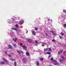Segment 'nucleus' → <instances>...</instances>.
<instances>
[{"instance_id": "f257e3e1", "label": "nucleus", "mask_w": 66, "mask_h": 66, "mask_svg": "<svg viewBox=\"0 0 66 66\" xmlns=\"http://www.w3.org/2000/svg\"><path fill=\"white\" fill-rule=\"evenodd\" d=\"M51 60L53 62H54L55 63H54V65H57L58 64V63H56V62H57V61L53 60V57L51 58Z\"/></svg>"}, {"instance_id": "f03ea898", "label": "nucleus", "mask_w": 66, "mask_h": 66, "mask_svg": "<svg viewBox=\"0 0 66 66\" xmlns=\"http://www.w3.org/2000/svg\"><path fill=\"white\" fill-rule=\"evenodd\" d=\"M18 45H19V46H22L21 47H22V48H23V49H24V50H26V51H27V49H26V46H22L23 45L21 43L20 44H19Z\"/></svg>"}, {"instance_id": "7ed1b4c3", "label": "nucleus", "mask_w": 66, "mask_h": 66, "mask_svg": "<svg viewBox=\"0 0 66 66\" xmlns=\"http://www.w3.org/2000/svg\"><path fill=\"white\" fill-rule=\"evenodd\" d=\"M27 58L24 57L22 60V61L24 63H27Z\"/></svg>"}, {"instance_id": "20e7f679", "label": "nucleus", "mask_w": 66, "mask_h": 66, "mask_svg": "<svg viewBox=\"0 0 66 66\" xmlns=\"http://www.w3.org/2000/svg\"><path fill=\"white\" fill-rule=\"evenodd\" d=\"M3 59L4 61L5 62V63H8V61L6 60V59H5L4 57H3Z\"/></svg>"}, {"instance_id": "39448f33", "label": "nucleus", "mask_w": 66, "mask_h": 66, "mask_svg": "<svg viewBox=\"0 0 66 66\" xmlns=\"http://www.w3.org/2000/svg\"><path fill=\"white\" fill-rule=\"evenodd\" d=\"M24 23V21L22 20L20 21V24H23V23Z\"/></svg>"}, {"instance_id": "423d86ee", "label": "nucleus", "mask_w": 66, "mask_h": 66, "mask_svg": "<svg viewBox=\"0 0 66 66\" xmlns=\"http://www.w3.org/2000/svg\"><path fill=\"white\" fill-rule=\"evenodd\" d=\"M26 40L28 41L29 43H31L32 42V40L29 39H26Z\"/></svg>"}, {"instance_id": "0eeeda50", "label": "nucleus", "mask_w": 66, "mask_h": 66, "mask_svg": "<svg viewBox=\"0 0 66 66\" xmlns=\"http://www.w3.org/2000/svg\"><path fill=\"white\" fill-rule=\"evenodd\" d=\"M63 51V50H61L60 51L58 52V54H61L62 52Z\"/></svg>"}, {"instance_id": "6e6552de", "label": "nucleus", "mask_w": 66, "mask_h": 66, "mask_svg": "<svg viewBox=\"0 0 66 66\" xmlns=\"http://www.w3.org/2000/svg\"><path fill=\"white\" fill-rule=\"evenodd\" d=\"M8 47L11 49H12L13 48V47L11 45H8Z\"/></svg>"}, {"instance_id": "1a4fd4ad", "label": "nucleus", "mask_w": 66, "mask_h": 66, "mask_svg": "<svg viewBox=\"0 0 66 66\" xmlns=\"http://www.w3.org/2000/svg\"><path fill=\"white\" fill-rule=\"evenodd\" d=\"M18 52L19 53V54H21V53H23V52L21 51H18Z\"/></svg>"}, {"instance_id": "9d476101", "label": "nucleus", "mask_w": 66, "mask_h": 66, "mask_svg": "<svg viewBox=\"0 0 66 66\" xmlns=\"http://www.w3.org/2000/svg\"><path fill=\"white\" fill-rule=\"evenodd\" d=\"M11 29L12 30H15V31H17V30L16 29L14 28H11Z\"/></svg>"}, {"instance_id": "9b49d317", "label": "nucleus", "mask_w": 66, "mask_h": 66, "mask_svg": "<svg viewBox=\"0 0 66 66\" xmlns=\"http://www.w3.org/2000/svg\"><path fill=\"white\" fill-rule=\"evenodd\" d=\"M26 55H27V56H29L30 55L29 54V53L28 52H27L26 53Z\"/></svg>"}, {"instance_id": "f8f14e48", "label": "nucleus", "mask_w": 66, "mask_h": 66, "mask_svg": "<svg viewBox=\"0 0 66 66\" xmlns=\"http://www.w3.org/2000/svg\"><path fill=\"white\" fill-rule=\"evenodd\" d=\"M60 61L61 63H63V60L62 59H60Z\"/></svg>"}, {"instance_id": "ddd939ff", "label": "nucleus", "mask_w": 66, "mask_h": 66, "mask_svg": "<svg viewBox=\"0 0 66 66\" xmlns=\"http://www.w3.org/2000/svg\"><path fill=\"white\" fill-rule=\"evenodd\" d=\"M13 40H14V42H16V40H17V38H15L14 39H13Z\"/></svg>"}, {"instance_id": "4468645a", "label": "nucleus", "mask_w": 66, "mask_h": 66, "mask_svg": "<svg viewBox=\"0 0 66 66\" xmlns=\"http://www.w3.org/2000/svg\"><path fill=\"white\" fill-rule=\"evenodd\" d=\"M46 43H43V44H42V46H45V45H46Z\"/></svg>"}, {"instance_id": "2eb2a0df", "label": "nucleus", "mask_w": 66, "mask_h": 66, "mask_svg": "<svg viewBox=\"0 0 66 66\" xmlns=\"http://www.w3.org/2000/svg\"><path fill=\"white\" fill-rule=\"evenodd\" d=\"M1 64H2V65H3V64H4V62H1Z\"/></svg>"}, {"instance_id": "dca6fc26", "label": "nucleus", "mask_w": 66, "mask_h": 66, "mask_svg": "<svg viewBox=\"0 0 66 66\" xmlns=\"http://www.w3.org/2000/svg\"><path fill=\"white\" fill-rule=\"evenodd\" d=\"M49 51H52L51 47L49 48Z\"/></svg>"}, {"instance_id": "f3484780", "label": "nucleus", "mask_w": 66, "mask_h": 66, "mask_svg": "<svg viewBox=\"0 0 66 66\" xmlns=\"http://www.w3.org/2000/svg\"><path fill=\"white\" fill-rule=\"evenodd\" d=\"M15 26L16 28H19V26L17 24H15Z\"/></svg>"}, {"instance_id": "a211bd4d", "label": "nucleus", "mask_w": 66, "mask_h": 66, "mask_svg": "<svg viewBox=\"0 0 66 66\" xmlns=\"http://www.w3.org/2000/svg\"><path fill=\"white\" fill-rule=\"evenodd\" d=\"M47 50H48V49L47 48L44 49V51H47Z\"/></svg>"}, {"instance_id": "6ab92c4d", "label": "nucleus", "mask_w": 66, "mask_h": 66, "mask_svg": "<svg viewBox=\"0 0 66 66\" xmlns=\"http://www.w3.org/2000/svg\"><path fill=\"white\" fill-rule=\"evenodd\" d=\"M39 62H38V61H37V65H38H38H39Z\"/></svg>"}, {"instance_id": "aec40b11", "label": "nucleus", "mask_w": 66, "mask_h": 66, "mask_svg": "<svg viewBox=\"0 0 66 66\" xmlns=\"http://www.w3.org/2000/svg\"><path fill=\"white\" fill-rule=\"evenodd\" d=\"M63 27L64 28H66V24H64L63 25Z\"/></svg>"}, {"instance_id": "412c9836", "label": "nucleus", "mask_w": 66, "mask_h": 66, "mask_svg": "<svg viewBox=\"0 0 66 66\" xmlns=\"http://www.w3.org/2000/svg\"><path fill=\"white\" fill-rule=\"evenodd\" d=\"M35 29L36 31H37L38 30V28L37 27H35Z\"/></svg>"}, {"instance_id": "4be33fe9", "label": "nucleus", "mask_w": 66, "mask_h": 66, "mask_svg": "<svg viewBox=\"0 0 66 66\" xmlns=\"http://www.w3.org/2000/svg\"><path fill=\"white\" fill-rule=\"evenodd\" d=\"M13 46L14 47H16V44H13Z\"/></svg>"}, {"instance_id": "5701e85b", "label": "nucleus", "mask_w": 66, "mask_h": 66, "mask_svg": "<svg viewBox=\"0 0 66 66\" xmlns=\"http://www.w3.org/2000/svg\"><path fill=\"white\" fill-rule=\"evenodd\" d=\"M59 37L60 38V39H62L63 38V37L61 36H60Z\"/></svg>"}, {"instance_id": "b1692460", "label": "nucleus", "mask_w": 66, "mask_h": 66, "mask_svg": "<svg viewBox=\"0 0 66 66\" xmlns=\"http://www.w3.org/2000/svg\"><path fill=\"white\" fill-rule=\"evenodd\" d=\"M14 64L15 65V66H16L17 65V64H16V62H14Z\"/></svg>"}, {"instance_id": "393cba45", "label": "nucleus", "mask_w": 66, "mask_h": 66, "mask_svg": "<svg viewBox=\"0 0 66 66\" xmlns=\"http://www.w3.org/2000/svg\"><path fill=\"white\" fill-rule=\"evenodd\" d=\"M63 12L64 13H66V10H64L63 11Z\"/></svg>"}, {"instance_id": "a878e982", "label": "nucleus", "mask_w": 66, "mask_h": 66, "mask_svg": "<svg viewBox=\"0 0 66 66\" xmlns=\"http://www.w3.org/2000/svg\"><path fill=\"white\" fill-rule=\"evenodd\" d=\"M61 57L62 58L63 60H64V57L63 56H61Z\"/></svg>"}, {"instance_id": "bb28decb", "label": "nucleus", "mask_w": 66, "mask_h": 66, "mask_svg": "<svg viewBox=\"0 0 66 66\" xmlns=\"http://www.w3.org/2000/svg\"><path fill=\"white\" fill-rule=\"evenodd\" d=\"M35 43H36V44H38V42H37V40H36L35 41Z\"/></svg>"}, {"instance_id": "cd10ccee", "label": "nucleus", "mask_w": 66, "mask_h": 66, "mask_svg": "<svg viewBox=\"0 0 66 66\" xmlns=\"http://www.w3.org/2000/svg\"><path fill=\"white\" fill-rule=\"evenodd\" d=\"M53 35L54 36H55V35H56V34L55 33H53Z\"/></svg>"}, {"instance_id": "c85d7f7f", "label": "nucleus", "mask_w": 66, "mask_h": 66, "mask_svg": "<svg viewBox=\"0 0 66 66\" xmlns=\"http://www.w3.org/2000/svg\"><path fill=\"white\" fill-rule=\"evenodd\" d=\"M47 54H51V53H50V52H47Z\"/></svg>"}, {"instance_id": "c756f323", "label": "nucleus", "mask_w": 66, "mask_h": 66, "mask_svg": "<svg viewBox=\"0 0 66 66\" xmlns=\"http://www.w3.org/2000/svg\"><path fill=\"white\" fill-rule=\"evenodd\" d=\"M64 33H66V31L64 30H63L62 31Z\"/></svg>"}, {"instance_id": "7c9ffc66", "label": "nucleus", "mask_w": 66, "mask_h": 66, "mask_svg": "<svg viewBox=\"0 0 66 66\" xmlns=\"http://www.w3.org/2000/svg\"><path fill=\"white\" fill-rule=\"evenodd\" d=\"M52 41H53V42H56V41H55V40L54 39H53L52 40Z\"/></svg>"}, {"instance_id": "2f4dec72", "label": "nucleus", "mask_w": 66, "mask_h": 66, "mask_svg": "<svg viewBox=\"0 0 66 66\" xmlns=\"http://www.w3.org/2000/svg\"><path fill=\"white\" fill-rule=\"evenodd\" d=\"M61 35H62V36H63L64 35V34L63 33H61Z\"/></svg>"}, {"instance_id": "473e14b6", "label": "nucleus", "mask_w": 66, "mask_h": 66, "mask_svg": "<svg viewBox=\"0 0 66 66\" xmlns=\"http://www.w3.org/2000/svg\"><path fill=\"white\" fill-rule=\"evenodd\" d=\"M8 56H9L10 57H12V56H11L10 55H8Z\"/></svg>"}, {"instance_id": "72a5a7b5", "label": "nucleus", "mask_w": 66, "mask_h": 66, "mask_svg": "<svg viewBox=\"0 0 66 66\" xmlns=\"http://www.w3.org/2000/svg\"><path fill=\"white\" fill-rule=\"evenodd\" d=\"M12 60L13 61H15V59H13Z\"/></svg>"}, {"instance_id": "f704fd0d", "label": "nucleus", "mask_w": 66, "mask_h": 66, "mask_svg": "<svg viewBox=\"0 0 66 66\" xmlns=\"http://www.w3.org/2000/svg\"><path fill=\"white\" fill-rule=\"evenodd\" d=\"M32 33H35V32H34V31H32Z\"/></svg>"}, {"instance_id": "c9c22d12", "label": "nucleus", "mask_w": 66, "mask_h": 66, "mask_svg": "<svg viewBox=\"0 0 66 66\" xmlns=\"http://www.w3.org/2000/svg\"><path fill=\"white\" fill-rule=\"evenodd\" d=\"M46 35L47 36H48V34H46Z\"/></svg>"}, {"instance_id": "e433bc0d", "label": "nucleus", "mask_w": 66, "mask_h": 66, "mask_svg": "<svg viewBox=\"0 0 66 66\" xmlns=\"http://www.w3.org/2000/svg\"><path fill=\"white\" fill-rule=\"evenodd\" d=\"M33 35H36V33H33Z\"/></svg>"}, {"instance_id": "4c0bfd02", "label": "nucleus", "mask_w": 66, "mask_h": 66, "mask_svg": "<svg viewBox=\"0 0 66 66\" xmlns=\"http://www.w3.org/2000/svg\"><path fill=\"white\" fill-rule=\"evenodd\" d=\"M51 32L52 33H54V31H51Z\"/></svg>"}, {"instance_id": "58836bf2", "label": "nucleus", "mask_w": 66, "mask_h": 66, "mask_svg": "<svg viewBox=\"0 0 66 66\" xmlns=\"http://www.w3.org/2000/svg\"><path fill=\"white\" fill-rule=\"evenodd\" d=\"M11 19H12V20H15V19H13V18H12Z\"/></svg>"}, {"instance_id": "ea45409f", "label": "nucleus", "mask_w": 66, "mask_h": 66, "mask_svg": "<svg viewBox=\"0 0 66 66\" xmlns=\"http://www.w3.org/2000/svg\"><path fill=\"white\" fill-rule=\"evenodd\" d=\"M43 60H44V59H43V58H42V61H43Z\"/></svg>"}, {"instance_id": "a19ab883", "label": "nucleus", "mask_w": 66, "mask_h": 66, "mask_svg": "<svg viewBox=\"0 0 66 66\" xmlns=\"http://www.w3.org/2000/svg\"><path fill=\"white\" fill-rule=\"evenodd\" d=\"M40 61H42V58H40Z\"/></svg>"}, {"instance_id": "79ce46f5", "label": "nucleus", "mask_w": 66, "mask_h": 66, "mask_svg": "<svg viewBox=\"0 0 66 66\" xmlns=\"http://www.w3.org/2000/svg\"><path fill=\"white\" fill-rule=\"evenodd\" d=\"M8 23H14V22H8Z\"/></svg>"}, {"instance_id": "37998d69", "label": "nucleus", "mask_w": 66, "mask_h": 66, "mask_svg": "<svg viewBox=\"0 0 66 66\" xmlns=\"http://www.w3.org/2000/svg\"><path fill=\"white\" fill-rule=\"evenodd\" d=\"M64 56H66V54H64Z\"/></svg>"}, {"instance_id": "c03bdc74", "label": "nucleus", "mask_w": 66, "mask_h": 66, "mask_svg": "<svg viewBox=\"0 0 66 66\" xmlns=\"http://www.w3.org/2000/svg\"><path fill=\"white\" fill-rule=\"evenodd\" d=\"M5 53H6V54H7V52H5Z\"/></svg>"}, {"instance_id": "a18cd8bd", "label": "nucleus", "mask_w": 66, "mask_h": 66, "mask_svg": "<svg viewBox=\"0 0 66 66\" xmlns=\"http://www.w3.org/2000/svg\"><path fill=\"white\" fill-rule=\"evenodd\" d=\"M48 20L49 21H50V19H48Z\"/></svg>"}, {"instance_id": "49530a36", "label": "nucleus", "mask_w": 66, "mask_h": 66, "mask_svg": "<svg viewBox=\"0 0 66 66\" xmlns=\"http://www.w3.org/2000/svg\"><path fill=\"white\" fill-rule=\"evenodd\" d=\"M51 21L52 22V20H51Z\"/></svg>"}, {"instance_id": "de8ad7c7", "label": "nucleus", "mask_w": 66, "mask_h": 66, "mask_svg": "<svg viewBox=\"0 0 66 66\" xmlns=\"http://www.w3.org/2000/svg\"><path fill=\"white\" fill-rule=\"evenodd\" d=\"M50 57V56H49V57H48V58H49V57Z\"/></svg>"}, {"instance_id": "09e8293b", "label": "nucleus", "mask_w": 66, "mask_h": 66, "mask_svg": "<svg viewBox=\"0 0 66 66\" xmlns=\"http://www.w3.org/2000/svg\"><path fill=\"white\" fill-rule=\"evenodd\" d=\"M49 66H52V65H50Z\"/></svg>"}, {"instance_id": "8fccbe9b", "label": "nucleus", "mask_w": 66, "mask_h": 66, "mask_svg": "<svg viewBox=\"0 0 66 66\" xmlns=\"http://www.w3.org/2000/svg\"><path fill=\"white\" fill-rule=\"evenodd\" d=\"M61 33H62V32H61Z\"/></svg>"}, {"instance_id": "3c124183", "label": "nucleus", "mask_w": 66, "mask_h": 66, "mask_svg": "<svg viewBox=\"0 0 66 66\" xmlns=\"http://www.w3.org/2000/svg\"><path fill=\"white\" fill-rule=\"evenodd\" d=\"M65 52H66V51H65Z\"/></svg>"}, {"instance_id": "603ef678", "label": "nucleus", "mask_w": 66, "mask_h": 66, "mask_svg": "<svg viewBox=\"0 0 66 66\" xmlns=\"http://www.w3.org/2000/svg\"><path fill=\"white\" fill-rule=\"evenodd\" d=\"M51 26H52V25H51Z\"/></svg>"}, {"instance_id": "864d4df0", "label": "nucleus", "mask_w": 66, "mask_h": 66, "mask_svg": "<svg viewBox=\"0 0 66 66\" xmlns=\"http://www.w3.org/2000/svg\"><path fill=\"white\" fill-rule=\"evenodd\" d=\"M65 59H66V57L65 58Z\"/></svg>"}]
</instances>
